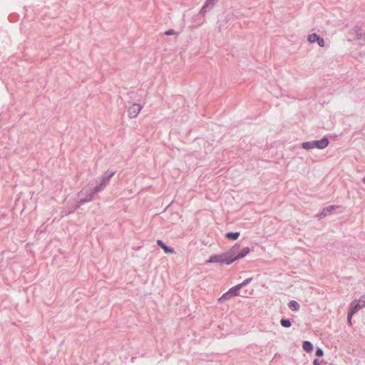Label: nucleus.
I'll list each match as a JSON object with an SVG mask.
<instances>
[{
    "instance_id": "2",
    "label": "nucleus",
    "mask_w": 365,
    "mask_h": 365,
    "mask_svg": "<svg viewBox=\"0 0 365 365\" xmlns=\"http://www.w3.org/2000/svg\"><path fill=\"white\" fill-rule=\"evenodd\" d=\"M250 253L249 247H244L240 250V245H235L229 251L225 252L227 258V264H230L236 260L245 257Z\"/></svg>"
},
{
    "instance_id": "13",
    "label": "nucleus",
    "mask_w": 365,
    "mask_h": 365,
    "mask_svg": "<svg viewBox=\"0 0 365 365\" xmlns=\"http://www.w3.org/2000/svg\"><path fill=\"white\" fill-rule=\"evenodd\" d=\"M240 236V232H228L226 237L232 240H236Z\"/></svg>"
},
{
    "instance_id": "19",
    "label": "nucleus",
    "mask_w": 365,
    "mask_h": 365,
    "mask_svg": "<svg viewBox=\"0 0 365 365\" xmlns=\"http://www.w3.org/2000/svg\"><path fill=\"white\" fill-rule=\"evenodd\" d=\"M313 364H314V365H320V362H319V359H317L314 360Z\"/></svg>"
},
{
    "instance_id": "6",
    "label": "nucleus",
    "mask_w": 365,
    "mask_h": 365,
    "mask_svg": "<svg viewBox=\"0 0 365 365\" xmlns=\"http://www.w3.org/2000/svg\"><path fill=\"white\" fill-rule=\"evenodd\" d=\"M308 41L310 43H314L317 42L318 45L321 47H324L325 46V42L323 38L320 37L317 34H312L308 36Z\"/></svg>"
},
{
    "instance_id": "17",
    "label": "nucleus",
    "mask_w": 365,
    "mask_h": 365,
    "mask_svg": "<svg viewBox=\"0 0 365 365\" xmlns=\"http://www.w3.org/2000/svg\"><path fill=\"white\" fill-rule=\"evenodd\" d=\"M324 352L322 349H317L316 351V355L317 356H322L323 355Z\"/></svg>"
},
{
    "instance_id": "1",
    "label": "nucleus",
    "mask_w": 365,
    "mask_h": 365,
    "mask_svg": "<svg viewBox=\"0 0 365 365\" xmlns=\"http://www.w3.org/2000/svg\"><path fill=\"white\" fill-rule=\"evenodd\" d=\"M114 175L113 171H110L107 173H106L105 175L102 177L101 182L98 186H96L94 188H91L89 187H84L79 192H78V197L81 202H86L91 201L93 195L99 192L100 190H103V187L108 183L110 179L112 178V176Z\"/></svg>"
},
{
    "instance_id": "9",
    "label": "nucleus",
    "mask_w": 365,
    "mask_h": 365,
    "mask_svg": "<svg viewBox=\"0 0 365 365\" xmlns=\"http://www.w3.org/2000/svg\"><path fill=\"white\" fill-rule=\"evenodd\" d=\"M338 207L337 206H335V205H329L325 208H324L322 212L319 214V217L320 218H322V217H324L329 215H330L331 213L333 212V211L336 208Z\"/></svg>"
},
{
    "instance_id": "11",
    "label": "nucleus",
    "mask_w": 365,
    "mask_h": 365,
    "mask_svg": "<svg viewBox=\"0 0 365 365\" xmlns=\"http://www.w3.org/2000/svg\"><path fill=\"white\" fill-rule=\"evenodd\" d=\"M289 307L292 311H297L299 309L300 306L297 301L292 300L289 303Z\"/></svg>"
},
{
    "instance_id": "18",
    "label": "nucleus",
    "mask_w": 365,
    "mask_h": 365,
    "mask_svg": "<svg viewBox=\"0 0 365 365\" xmlns=\"http://www.w3.org/2000/svg\"><path fill=\"white\" fill-rule=\"evenodd\" d=\"M249 281H250V279H246V280H245L244 282H242V283H240V284H239L237 285L240 286V289H241L243 286L246 285L249 282Z\"/></svg>"
},
{
    "instance_id": "15",
    "label": "nucleus",
    "mask_w": 365,
    "mask_h": 365,
    "mask_svg": "<svg viewBox=\"0 0 365 365\" xmlns=\"http://www.w3.org/2000/svg\"><path fill=\"white\" fill-rule=\"evenodd\" d=\"M280 323L284 327H289L291 326V322L289 319H281Z\"/></svg>"
},
{
    "instance_id": "21",
    "label": "nucleus",
    "mask_w": 365,
    "mask_h": 365,
    "mask_svg": "<svg viewBox=\"0 0 365 365\" xmlns=\"http://www.w3.org/2000/svg\"><path fill=\"white\" fill-rule=\"evenodd\" d=\"M363 182L365 183V177L363 179Z\"/></svg>"
},
{
    "instance_id": "12",
    "label": "nucleus",
    "mask_w": 365,
    "mask_h": 365,
    "mask_svg": "<svg viewBox=\"0 0 365 365\" xmlns=\"http://www.w3.org/2000/svg\"><path fill=\"white\" fill-rule=\"evenodd\" d=\"M303 349L307 352H311L313 350V346L309 341H306L303 343Z\"/></svg>"
},
{
    "instance_id": "3",
    "label": "nucleus",
    "mask_w": 365,
    "mask_h": 365,
    "mask_svg": "<svg viewBox=\"0 0 365 365\" xmlns=\"http://www.w3.org/2000/svg\"><path fill=\"white\" fill-rule=\"evenodd\" d=\"M365 307V296H361L358 299L354 300L350 305L349 311L352 313L357 312L359 309Z\"/></svg>"
},
{
    "instance_id": "10",
    "label": "nucleus",
    "mask_w": 365,
    "mask_h": 365,
    "mask_svg": "<svg viewBox=\"0 0 365 365\" xmlns=\"http://www.w3.org/2000/svg\"><path fill=\"white\" fill-rule=\"evenodd\" d=\"M157 244L164 250L165 253L173 254L175 252L174 249L165 245L163 242L160 240H157Z\"/></svg>"
},
{
    "instance_id": "4",
    "label": "nucleus",
    "mask_w": 365,
    "mask_h": 365,
    "mask_svg": "<svg viewBox=\"0 0 365 365\" xmlns=\"http://www.w3.org/2000/svg\"><path fill=\"white\" fill-rule=\"evenodd\" d=\"M240 290V286L236 285L232 288H230L226 293L222 294V296L218 299L220 301H224L230 299L231 297L237 296L239 294V292Z\"/></svg>"
},
{
    "instance_id": "5",
    "label": "nucleus",
    "mask_w": 365,
    "mask_h": 365,
    "mask_svg": "<svg viewBox=\"0 0 365 365\" xmlns=\"http://www.w3.org/2000/svg\"><path fill=\"white\" fill-rule=\"evenodd\" d=\"M142 109V106L139 103H133L128 110V116L130 118H135Z\"/></svg>"
},
{
    "instance_id": "16",
    "label": "nucleus",
    "mask_w": 365,
    "mask_h": 365,
    "mask_svg": "<svg viewBox=\"0 0 365 365\" xmlns=\"http://www.w3.org/2000/svg\"><path fill=\"white\" fill-rule=\"evenodd\" d=\"M354 313H352V312L349 311V314H348V322L349 324V325H351V318H352V316Z\"/></svg>"
},
{
    "instance_id": "7",
    "label": "nucleus",
    "mask_w": 365,
    "mask_h": 365,
    "mask_svg": "<svg viewBox=\"0 0 365 365\" xmlns=\"http://www.w3.org/2000/svg\"><path fill=\"white\" fill-rule=\"evenodd\" d=\"M213 262L225 263L227 264V258L225 254L223 253L222 255H212L208 260H207V263Z\"/></svg>"
},
{
    "instance_id": "14",
    "label": "nucleus",
    "mask_w": 365,
    "mask_h": 365,
    "mask_svg": "<svg viewBox=\"0 0 365 365\" xmlns=\"http://www.w3.org/2000/svg\"><path fill=\"white\" fill-rule=\"evenodd\" d=\"M302 148L306 150H309L314 148L313 141L312 142H305L302 143Z\"/></svg>"
},
{
    "instance_id": "8",
    "label": "nucleus",
    "mask_w": 365,
    "mask_h": 365,
    "mask_svg": "<svg viewBox=\"0 0 365 365\" xmlns=\"http://www.w3.org/2000/svg\"><path fill=\"white\" fill-rule=\"evenodd\" d=\"M314 148L324 149L329 145V140L327 138H324L320 140H314Z\"/></svg>"
},
{
    "instance_id": "20",
    "label": "nucleus",
    "mask_w": 365,
    "mask_h": 365,
    "mask_svg": "<svg viewBox=\"0 0 365 365\" xmlns=\"http://www.w3.org/2000/svg\"><path fill=\"white\" fill-rule=\"evenodd\" d=\"M174 34L173 30H169V31H166V32H165V34H166V35H172V34Z\"/></svg>"
}]
</instances>
